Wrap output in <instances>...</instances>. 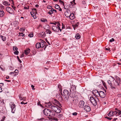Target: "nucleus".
<instances>
[{
    "mask_svg": "<svg viewBox=\"0 0 121 121\" xmlns=\"http://www.w3.org/2000/svg\"><path fill=\"white\" fill-rule=\"evenodd\" d=\"M41 20L42 22H46L47 21V20L46 19L44 18L41 19Z\"/></svg>",
    "mask_w": 121,
    "mask_h": 121,
    "instance_id": "nucleus-28",
    "label": "nucleus"
},
{
    "mask_svg": "<svg viewBox=\"0 0 121 121\" xmlns=\"http://www.w3.org/2000/svg\"><path fill=\"white\" fill-rule=\"evenodd\" d=\"M38 105H39L40 106H42V105H41V104L40 103V102H39L38 104Z\"/></svg>",
    "mask_w": 121,
    "mask_h": 121,
    "instance_id": "nucleus-50",
    "label": "nucleus"
},
{
    "mask_svg": "<svg viewBox=\"0 0 121 121\" xmlns=\"http://www.w3.org/2000/svg\"><path fill=\"white\" fill-rule=\"evenodd\" d=\"M99 92V91H98L97 90H96L93 91V94L97 95V96H98Z\"/></svg>",
    "mask_w": 121,
    "mask_h": 121,
    "instance_id": "nucleus-18",
    "label": "nucleus"
},
{
    "mask_svg": "<svg viewBox=\"0 0 121 121\" xmlns=\"http://www.w3.org/2000/svg\"><path fill=\"white\" fill-rule=\"evenodd\" d=\"M106 118H107V119H109V120H111L112 119V118H111L110 117H106Z\"/></svg>",
    "mask_w": 121,
    "mask_h": 121,
    "instance_id": "nucleus-53",
    "label": "nucleus"
},
{
    "mask_svg": "<svg viewBox=\"0 0 121 121\" xmlns=\"http://www.w3.org/2000/svg\"><path fill=\"white\" fill-rule=\"evenodd\" d=\"M54 101L55 102V103H56V104L59 106H60L61 104L59 102L56 100L55 99L54 100Z\"/></svg>",
    "mask_w": 121,
    "mask_h": 121,
    "instance_id": "nucleus-25",
    "label": "nucleus"
},
{
    "mask_svg": "<svg viewBox=\"0 0 121 121\" xmlns=\"http://www.w3.org/2000/svg\"><path fill=\"white\" fill-rule=\"evenodd\" d=\"M46 32L47 34H50L52 33L51 31H46Z\"/></svg>",
    "mask_w": 121,
    "mask_h": 121,
    "instance_id": "nucleus-37",
    "label": "nucleus"
},
{
    "mask_svg": "<svg viewBox=\"0 0 121 121\" xmlns=\"http://www.w3.org/2000/svg\"><path fill=\"white\" fill-rule=\"evenodd\" d=\"M78 102V101L77 99H74L73 100V103L74 104H76Z\"/></svg>",
    "mask_w": 121,
    "mask_h": 121,
    "instance_id": "nucleus-23",
    "label": "nucleus"
},
{
    "mask_svg": "<svg viewBox=\"0 0 121 121\" xmlns=\"http://www.w3.org/2000/svg\"><path fill=\"white\" fill-rule=\"evenodd\" d=\"M84 109L86 112H89L91 110L90 107L88 105H86L84 106Z\"/></svg>",
    "mask_w": 121,
    "mask_h": 121,
    "instance_id": "nucleus-10",
    "label": "nucleus"
},
{
    "mask_svg": "<svg viewBox=\"0 0 121 121\" xmlns=\"http://www.w3.org/2000/svg\"><path fill=\"white\" fill-rule=\"evenodd\" d=\"M46 103L47 104L46 106L47 108H51V107L53 105L50 102Z\"/></svg>",
    "mask_w": 121,
    "mask_h": 121,
    "instance_id": "nucleus-14",
    "label": "nucleus"
},
{
    "mask_svg": "<svg viewBox=\"0 0 121 121\" xmlns=\"http://www.w3.org/2000/svg\"><path fill=\"white\" fill-rule=\"evenodd\" d=\"M47 8L48 9H52V6H48L47 7Z\"/></svg>",
    "mask_w": 121,
    "mask_h": 121,
    "instance_id": "nucleus-46",
    "label": "nucleus"
},
{
    "mask_svg": "<svg viewBox=\"0 0 121 121\" xmlns=\"http://www.w3.org/2000/svg\"><path fill=\"white\" fill-rule=\"evenodd\" d=\"M78 25L77 24H76L74 25H73V27L74 30L75 29V28L76 27H78Z\"/></svg>",
    "mask_w": 121,
    "mask_h": 121,
    "instance_id": "nucleus-30",
    "label": "nucleus"
},
{
    "mask_svg": "<svg viewBox=\"0 0 121 121\" xmlns=\"http://www.w3.org/2000/svg\"><path fill=\"white\" fill-rule=\"evenodd\" d=\"M59 2L60 3V4H62L63 5V6H64V4L62 1L61 0H59Z\"/></svg>",
    "mask_w": 121,
    "mask_h": 121,
    "instance_id": "nucleus-33",
    "label": "nucleus"
},
{
    "mask_svg": "<svg viewBox=\"0 0 121 121\" xmlns=\"http://www.w3.org/2000/svg\"><path fill=\"white\" fill-rule=\"evenodd\" d=\"M28 36L29 37H32L33 36V34L32 33H30V34Z\"/></svg>",
    "mask_w": 121,
    "mask_h": 121,
    "instance_id": "nucleus-32",
    "label": "nucleus"
},
{
    "mask_svg": "<svg viewBox=\"0 0 121 121\" xmlns=\"http://www.w3.org/2000/svg\"><path fill=\"white\" fill-rule=\"evenodd\" d=\"M17 58L19 61V62L20 63H21L22 61H21V60H20V59H19V58L18 56H17Z\"/></svg>",
    "mask_w": 121,
    "mask_h": 121,
    "instance_id": "nucleus-45",
    "label": "nucleus"
},
{
    "mask_svg": "<svg viewBox=\"0 0 121 121\" xmlns=\"http://www.w3.org/2000/svg\"><path fill=\"white\" fill-rule=\"evenodd\" d=\"M115 81L118 84V86L121 83V80H120V78L119 77L117 78L116 80Z\"/></svg>",
    "mask_w": 121,
    "mask_h": 121,
    "instance_id": "nucleus-13",
    "label": "nucleus"
},
{
    "mask_svg": "<svg viewBox=\"0 0 121 121\" xmlns=\"http://www.w3.org/2000/svg\"><path fill=\"white\" fill-rule=\"evenodd\" d=\"M4 14V12L1 9H0V17H2Z\"/></svg>",
    "mask_w": 121,
    "mask_h": 121,
    "instance_id": "nucleus-15",
    "label": "nucleus"
},
{
    "mask_svg": "<svg viewBox=\"0 0 121 121\" xmlns=\"http://www.w3.org/2000/svg\"><path fill=\"white\" fill-rule=\"evenodd\" d=\"M54 25L56 26H57V27L60 30H62L61 29H60V27H59L60 25V23L58 22H55V23L54 24Z\"/></svg>",
    "mask_w": 121,
    "mask_h": 121,
    "instance_id": "nucleus-19",
    "label": "nucleus"
},
{
    "mask_svg": "<svg viewBox=\"0 0 121 121\" xmlns=\"http://www.w3.org/2000/svg\"><path fill=\"white\" fill-rule=\"evenodd\" d=\"M98 96L101 98H104L105 96V94L104 92L102 91H99Z\"/></svg>",
    "mask_w": 121,
    "mask_h": 121,
    "instance_id": "nucleus-9",
    "label": "nucleus"
},
{
    "mask_svg": "<svg viewBox=\"0 0 121 121\" xmlns=\"http://www.w3.org/2000/svg\"><path fill=\"white\" fill-rule=\"evenodd\" d=\"M9 0V1H12L13 4V5H14V2H13V0Z\"/></svg>",
    "mask_w": 121,
    "mask_h": 121,
    "instance_id": "nucleus-61",
    "label": "nucleus"
},
{
    "mask_svg": "<svg viewBox=\"0 0 121 121\" xmlns=\"http://www.w3.org/2000/svg\"><path fill=\"white\" fill-rule=\"evenodd\" d=\"M5 117L4 116H3L2 117V119H1V121H4L5 118Z\"/></svg>",
    "mask_w": 121,
    "mask_h": 121,
    "instance_id": "nucleus-36",
    "label": "nucleus"
},
{
    "mask_svg": "<svg viewBox=\"0 0 121 121\" xmlns=\"http://www.w3.org/2000/svg\"><path fill=\"white\" fill-rule=\"evenodd\" d=\"M70 3L71 4L70 5V7L72 8L73 7L74 5L72 4L71 2Z\"/></svg>",
    "mask_w": 121,
    "mask_h": 121,
    "instance_id": "nucleus-47",
    "label": "nucleus"
},
{
    "mask_svg": "<svg viewBox=\"0 0 121 121\" xmlns=\"http://www.w3.org/2000/svg\"><path fill=\"white\" fill-rule=\"evenodd\" d=\"M90 100L91 103L94 106H95L97 105V101L98 100L97 98H94L93 97H91L90 98Z\"/></svg>",
    "mask_w": 121,
    "mask_h": 121,
    "instance_id": "nucleus-4",
    "label": "nucleus"
},
{
    "mask_svg": "<svg viewBox=\"0 0 121 121\" xmlns=\"http://www.w3.org/2000/svg\"><path fill=\"white\" fill-rule=\"evenodd\" d=\"M41 121H47V120H46L44 118H42L40 119Z\"/></svg>",
    "mask_w": 121,
    "mask_h": 121,
    "instance_id": "nucleus-42",
    "label": "nucleus"
},
{
    "mask_svg": "<svg viewBox=\"0 0 121 121\" xmlns=\"http://www.w3.org/2000/svg\"><path fill=\"white\" fill-rule=\"evenodd\" d=\"M108 82L110 86L114 88H115V86H118V84L115 81L114 78L112 77H111L110 79L108 80Z\"/></svg>",
    "mask_w": 121,
    "mask_h": 121,
    "instance_id": "nucleus-1",
    "label": "nucleus"
},
{
    "mask_svg": "<svg viewBox=\"0 0 121 121\" xmlns=\"http://www.w3.org/2000/svg\"><path fill=\"white\" fill-rule=\"evenodd\" d=\"M39 44V43H38L36 44L35 46L37 48H40V45Z\"/></svg>",
    "mask_w": 121,
    "mask_h": 121,
    "instance_id": "nucleus-29",
    "label": "nucleus"
},
{
    "mask_svg": "<svg viewBox=\"0 0 121 121\" xmlns=\"http://www.w3.org/2000/svg\"><path fill=\"white\" fill-rule=\"evenodd\" d=\"M26 97H23L22 98V100L23 101H25L26 100Z\"/></svg>",
    "mask_w": 121,
    "mask_h": 121,
    "instance_id": "nucleus-51",
    "label": "nucleus"
},
{
    "mask_svg": "<svg viewBox=\"0 0 121 121\" xmlns=\"http://www.w3.org/2000/svg\"><path fill=\"white\" fill-rule=\"evenodd\" d=\"M77 113L76 112L73 113V115H77Z\"/></svg>",
    "mask_w": 121,
    "mask_h": 121,
    "instance_id": "nucleus-59",
    "label": "nucleus"
},
{
    "mask_svg": "<svg viewBox=\"0 0 121 121\" xmlns=\"http://www.w3.org/2000/svg\"><path fill=\"white\" fill-rule=\"evenodd\" d=\"M3 3L4 5H7V6H9L10 5V4H9V2L6 1H4Z\"/></svg>",
    "mask_w": 121,
    "mask_h": 121,
    "instance_id": "nucleus-22",
    "label": "nucleus"
},
{
    "mask_svg": "<svg viewBox=\"0 0 121 121\" xmlns=\"http://www.w3.org/2000/svg\"><path fill=\"white\" fill-rule=\"evenodd\" d=\"M53 119V120H54H54H55V121H58V119H57V118H55V117H54L53 119Z\"/></svg>",
    "mask_w": 121,
    "mask_h": 121,
    "instance_id": "nucleus-52",
    "label": "nucleus"
},
{
    "mask_svg": "<svg viewBox=\"0 0 121 121\" xmlns=\"http://www.w3.org/2000/svg\"><path fill=\"white\" fill-rule=\"evenodd\" d=\"M48 13L50 15L51 14H52L53 13V12L52 8L51 10H49V12H48Z\"/></svg>",
    "mask_w": 121,
    "mask_h": 121,
    "instance_id": "nucleus-26",
    "label": "nucleus"
},
{
    "mask_svg": "<svg viewBox=\"0 0 121 121\" xmlns=\"http://www.w3.org/2000/svg\"><path fill=\"white\" fill-rule=\"evenodd\" d=\"M52 28L53 30H56L57 29H59L58 27L56 26H52Z\"/></svg>",
    "mask_w": 121,
    "mask_h": 121,
    "instance_id": "nucleus-21",
    "label": "nucleus"
},
{
    "mask_svg": "<svg viewBox=\"0 0 121 121\" xmlns=\"http://www.w3.org/2000/svg\"><path fill=\"white\" fill-rule=\"evenodd\" d=\"M18 71L17 69H16L15 70L14 73H16V75H17L18 73Z\"/></svg>",
    "mask_w": 121,
    "mask_h": 121,
    "instance_id": "nucleus-35",
    "label": "nucleus"
},
{
    "mask_svg": "<svg viewBox=\"0 0 121 121\" xmlns=\"http://www.w3.org/2000/svg\"><path fill=\"white\" fill-rule=\"evenodd\" d=\"M39 35L40 36L42 37H45L46 35L44 31L41 32Z\"/></svg>",
    "mask_w": 121,
    "mask_h": 121,
    "instance_id": "nucleus-16",
    "label": "nucleus"
},
{
    "mask_svg": "<svg viewBox=\"0 0 121 121\" xmlns=\"http://www.w3.org/2000/svg\"><path fill=\"white\" fill-rule=\"evenodd\" d=\"M63 116V115L62 114H59L58 115V117L59 118H60L62 117Z\"/></svg>",
    "mask_w": 121,
    "mask_h": 121,
    "instance_id": "nucleus-41",
    "label": "nucleus"
},
{
    "mask_svg": "<svg viewBox=\"0 0 121 121\" xmlns=\"http://www.w3.org/2000/svg\"><path fill=\"white\" fill-rule=\"evenodd\" d=\"M75 37L77 39H78L80 37V35L79 34H77L76 35Z\"/></svg>",
    "mask_w": 121,
    "mask_h": 121,
    "instance_id": "nucleus-24",
    "label": "nucleus"
},
{
    "mask_svg": "<svg viewBox=\"0 0 121 121\" xmlns=\"http://www.w3.org/2000/svg\"><path fill=\"white\" fill-rule=\"evenodd\" d=\"M65 28V26L63 24V23H62V29H64Z\"/></svg>",
    "mask_w": 121,
    "mask_h": 121,
    "instance_id": "nucleus-62",
    "label": "nucleus"
},
{
    "mask_svg": "<svg viewBox=\"0 0 121 121\" xmlns=\"http://www.w3.org/2000/svg\"><path fill=\"white\" fill-rule=\"evenodd\" d=\"M84 104V102L83 100H81L79 102L78 106L80 108H82Z\"/></svg>",
    "mask_w": 121,
    "mask_h": 121,
    "instance_id": "nucleus-11",
    "label": "nucleus"
},
{
    "mask_svg": "<svg viewBox=\"0 0 121 121\" xmlns=\"http://www.w3.org/2000/svg\"><path fill=\"white\" fill-rule=\"evenodd\" d=\"M66 16H67V17H69L70 19L71 20H73L75 18L74 15L73 13L70 14L69 16L68 15Z\"/></svg>",
    "mask_w": 121,
    "mask_h": 121,
    "instance_id": "nucleus-12",
    "label": "nucleus"
},
{
    "mask_svg": "<svg viewBox=\"0 0 121 121\" xmlns=\"http://www.w3.org/2000/svg\"><path fill=\"white\" fill-rule=\"evenodd\" d=\"M51 109L57 113L60 112L61 111L60 108L53 105L51 107Z\"/></svg>",
    "mask_w": 121,
    "mask_h": 121,
    "instance_id": "nucleus-3",
    "label": "nucleus"
},
{
    "mask_svg": "<svg viewBox=\"0 0 121 121\" xmlns=\"http://www.w3.org/2000/svg\"><path fill=\"white\" fill-rule=\"evenodd\" d=\"M18 52L17 50H16V51L14 52V54H16L17 55H18Z\"/></svg>",
    "mask_w": 121,
    "mask_h": 121,
    "instance_id": "nucleus-40",
    "label": "nucleus"
},
{
    "mask_svg": "<svg viewBox=\"0 0 121 121\" xmlns=\"http://www.w3.org/2000/svg\"><path fill=\"white\" fill-rule=\"evenodd\" d=\"M70 91V94H73L75 93L76 91L75 86L73 85H71Z\"/></svg>",
    "mask_w": 121,
    "mask_h": 121,
    "instance_id": "nucleus-6",
    "label": "nucleus"
},
{
    "mask_svg": "<svg viewBox=\"0 0 121 121\" xmlns=\"http://www.w3.org/2000/svg\"><path fill=\"white\" fill-rule=\"evenodd\" d=\"M52 10L53 12V11H54L55 13H57V11H56V10H55V9H54L53 8H52Z\"/></svg>",
    "mask_w": 121,
    "mask_h": 121,
    "instance_id": "nucleus-58",
    "label": "nucleus"
},
{
    "mask_svg": "<svg viewBox=\"0 0 121 121\" xmlns=\"http://www.w3.org/2000/svg\"><path fill=\"white\" fill-rule=\"evenodd\" d=\"M4 84L3 83H0V86H3Z\"/></svg>",
    "mask_w": 121,
    "mask_h": 121,
    "instance_id": "nucleus-54",
    "label": "nucleus"
},
{
    "mask_svg": "<svg viewBox=\"0 0 121 121\" xmlns=\"http://www.w3.org/2000/svg\"><path fill=\"white\" fill-rule=\"evenodd\" d=\"M52 111L48 108L45 109L43 111L45 115L48 116H51V114Z\"/></svg>",
    "mask_w": 121,
    "mask_h": 121,
    "instance_id": "nucleus-5",
    "label": "nucleus"
},
{
    "mask_svg": "<svg viewBox=\"0 0 121 121\" xmlns=\"http://www.w3.org/2000/svg\"><path fill=\"white\" fill-rule=\"evenodd\" d=\"M30 51V49L29 48H27L24 51V53L26 55H27L29 53Z\"/></svg>",
    "mask_w": 121,
    "mask_h": 121,
    "instance_id": "nucleus-17",
    "label": "nucleus"
},
{
    "mask_svg": "<svg viewBox=\"0 0 121 121\" xmlns=\"http://www.w3.org/2000/svg\"><path fill=\"white\" fill-rule=\"evenodd\" d=\"M13 8L14 10H15V9H16V8L15 6H14L13 5H12L11 6Z\"/></svg>",
    "mask_w": 121,
    "mask_h": 121,
    "instance_id": "nucleus-48",
    "label": "nucleus"
},
{
    "mask_svg": "<svg viewBox=\"0 0 121 121\" xmlns=\"http://www.w3.org/2000/svg\"><path fill=\"white\" fill-rule=\"evenodd\" d=\"M47 121H54L52 118H50L49 120H47Z\"/></svg>",
    "mask_w": 121,
    "mask_h": 121,
    "instance_id": "nucleus-49",
    "label": "nucleus"
},
{
    "mask_svg": "<svg viewBox=\"0 0 121 121\" xmlns=\"http://www.w3.org/2000/svg\"><path fill=\"white\" fill-rule=\"evenodd\" d=\"M22 30H25V28H21L20 29V30H22Z\"/></svg>",
    "mask_w": 121,
    "mask_h": 121,
    "instance_id": "nucleus-55",
    "label": "nucleus"
},
{
    "mask_svg": "<svg viewBox=\"0 0 121 121\" xmlns=\"http://www.w3.org/2000/svg\"><path fill=\"white\" fill-rule=\"evenodd\" d=\"M70 94L69 91L66 90H65L63 91V95L64 96L65 100L67 101L68 100L69 96Z\"/></svg>",
    "mask_w": 121,
    "mask_h": 121,
    "instance_id": "nucleus-2",
    "label": "nucleus"
},
{
    "mask_svg": "<svg viewBox=\"0 0 121 121\" xmlns=\"http://www.w3.org/2000/svg\"><path fill=\"white\" fill-rule=\"evenodd\" d=\"M27 103H24L23 101H22L21 102V104H26Z\"/></svg>",
    "mask_w": 121,
    "mask_h": 121,
    "instance_id": "nucleus-57",
    "label": "nucleus"
},
{
    "mask_svg": "<svg viewBox=\"0 0 121 121\" xmlns=\"http://www.w3.org/2000/svg\"><path fill=\"white\" fill-rule=\"evenodd\" d=\"M33 12L34 13H37V11L36 9L35 8L33 9Z\"/></svg>",
    "mask_w": 121,
    "mask_h": 121,
    "instance_id": "nucleus-38",
    "label": "nucleus"
},
{
    "mask_svg": "<svg viewBox=\"0 0 121 121\" xmlns=\"http://www.w3.org/2000/svg\"><path fill=\"white\" fill-rule=\"evenodd\" d=\"M19 99L21 100H22L23 97H22V96L20 95L19 96Z\"/></svg>",
    "mask_w": 121,
    "mask_h": 121,
    "instance_id": "nucleus-44",
    "label": "nucleus"
},
{
    "mask_svg": "<svg viewBox=\"0 0 121 121\" xmlns=\"http://www.w3.org/2000/svg\"><path fill=\"white\" fill-rule=\"evenodd\" d=\"M6 11L12 15L14 14V13L13 10L12 8L8 7L6 8Z\"/></svg>",
    "mask_w": 121,
    "mask_h": 121,
    "instance_id": "nucleus-8",
    "label": "nucleus"
},
{
    "mask_svg": "<svg viewBox=\"0 0 121 121\" xmlns=\"http://www.w3.org/2000/svg\"><path fill=\"white\" fill-rule=\"evenodd\" d=\"M55 7L56 9H58L60 8V6L56 4L55 6Z\"/></svg>",
    "mask_w": 121,
    "mask_h": 121,
    "instance_id": "nucleus-31",
    "label": "nucleus"
},
{
    "mask_svg": "<svg viewBox=\"0 0 121 121\" xmlns=\"http://www.w3.org/2000/svg\"><path fill=\"white\" fill-rule=\"evenodd\" d=\"M114 41V39L113 38H112V39H110V40L109 41L110 42H112L113 41Z\"/></svg>",
    "mask_w": 121,
    "mask_h": 121,
    "instance_id": "nucleus-43",
    "label": "nucleus"
},
{
    "mask_svg": "<svg viewBox=\"0 0 121 121\" xmlns=\"http://www.w3.org/2000/svg\"><path fill=\"white\" fill-rule=\"evenodd\" d=\"M10 105L11 108L12 112L14 113L16 110V105L13 103H11Z\"/></svg>",
    "mask_w": 121,
    "mask_h": 121,
    "instance_id": "nucleus-7",
    "label": "nucleus"
},
{
    "mask_svg": "<svg viewBox=\"0 0 121 121\" xmlns=\"http://www.w3.org/2000/svg\"><path fill=\"white\" fill-rule=\"evenodd\" d=\"M24 53H23L21 55V56H20V57L22 58L24 57Z\"/></svg>",
    "mask_w": 121,
    "mask_h": 121,
    "instance_id": "nucleus-56",
    "label": "nucleus"
},
{
    "mask_svg": "<svg viewBox=\"0 0 121 121\" xmlns=\"http://www.w3.org/2000/svg\"><path fill=\"white\" fill-rule=\"evenodd\" d=\"M1 38L2 39L3 41L5 40L6 39V37L5 36H3L2 35H1L0 36Z\"/></svg>",
    "mask_w": 121,
    "mask_h": 121,
    "instance_id": "nucleus-27",
    "label": "nucleus"
},
{
    "mask_svg": "<svg viewBox=\"0 0 121 121\" xmlns=\"http://www.w3.org/2000/svg\"><path fill=\"white\" fill-rule=\"evenodd\" d=\"M39 45H40V48H43L44 46V44L43 42H41L39 43Z\"/></svg>",
    "mask_w": 121,
    "mask_h": 121,
    "instance_id": "nucleus-20",
    "label": "nucleus"
},
{
    "mask_svg": "<svg viewBox=\"0 0 121 121\" xmlns=\"http://www.w3.org/2000/svg\"><path fill=\"white\" fill-rule=\"evenodd\" d=\"M118 111H119V112L118 113L119 115H120L121 114V111L119 110Z\"/></svg>",
    "mask_w": 121,
    "mask_h": 121,
    "instance_id": "nucleus-60",
    "label": "nucleus"
},
{
    "mask_svg": "<svg viewBox=\"0 0 121 121\" xmlns=\"http://www.w3.org/2000/svg\"><path fill=\"white\" fill-rule=\"evenodd\" d=\"M115 114V111L114 112H112V115H114Z\"/></svg>",
    "mask_w": 121,
    "mask_h": 121,
    "instance_id": "nucleus-63",
    "label": "nucleus"
},
{
    "mask_svg": "<svg viewBox=\"0 0 121 121\" xmlns=\"http://www.w3.org/2000/svg\"><path fill=\"white\" fill-rule=\"evenodd\" d=\"M20 34V35L22 36H23L24 35H23L22 33H21Z\"/></svg>",
    "mask_w": 121,
    "mask_h": 121,
    "instance_id": "nucleus-64",
    "label": "nucleus"
},
{
    "mask_svg": "<svg viewBox=\"0 0 121 121\" xmlns=\"http://www.w3.org/2000/svg\"><path fill=\"white\" fill-rule=\"evenodd\" d=\"M108 116L109 117H111L112 116L111 112H109V113L108 114Z\"/></svg>",
    "mask_w": 121,
    "mask_h": 121,
    "instance_id": "nucleus-39",
    "label": "nucleus"
},
{
    "mask_svg": "<svg viewBox=\"0 0 121 121\" xmlns=\"http://www.w3.org/2000/svg\"><path fill=\"white\" fill-rule=\"evenodd\" d=\"M17 48L16 47L13 46V50L14 51L17 50Z\"/></svg>",
    "mask_w": 121,
    "mask_h": 121,
    "instance_id": "nucleus-34",
    "label": "nucleus"
}]
</instances>
